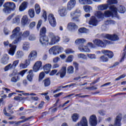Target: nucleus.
<instances>
[{"label": "nucleus", "mask_w": 126, "mask_h": 126, "mask_svg": "<svg viewBox=\"0 0 126 126\" xmlns=\"http://www.w3.org/2000/svg\"><path fill=\"white\" fill-rule=\"evenodd\" d=\"M12 35H10V38H16L14 41L12 42V45H16L18 42H20L21 41L22 37L21 36L18 37V35H20V36L22 35L24 39H26V38H28V37L29 36V35H30V32L29 31H25L23 34L22 32H20V28L19 27H17L15 28L12 31Z\"/></svg>", "instance_id": "nucleus-1"}, {"label": "nucleus", "mask_w": 126, "mask_h": 126, "mask_svg": "<svg viewBox=\"0 0 126 126\" xmlns=\"http://www.w3.org/2000/svg\"><path fill=\"white\" fill-rule=\"evenodd\" d=\"M47 33V29L43 27L40 29L39 32V43L43 46L49 44V37L46 35Z\"/></svg>", "instance_id": "nucleus-2"}, {"label": "nucleus", "mask_w": 126, "mask_h": 126, "mask_svg": "<svg viewBox=\"0 0 126 126\" xmlns=\"http://www.w3.org/2000/svg\"><path fill=\"white\" fill-rule=\"evenodd\" d=\"M3 7V12L6 14L11 13L12 11H14L16 8V5L13 2H6L4 3Z\"/></svg>", "instance_id": "nucleus-3"}, {"label": "nucleus", "mask_w": 126, "mask_h": 126, "mask_svg": "<svg viewBox=\"0 0 126 126\" xmlns=\"http://www.w3.org/2000/svg\"><path fill=\"white\" fill-rule=\"evenodd\" d=\"M86 42V40L84 38H80L76 39L75 41L76 45H78L79 49L81 52H89V49L87 46H84V43ZM84 47V48H83Z\"/></svg>", "instance_id": "nucleus-4"}, {"label": "nucleus", "mask_w": 126, "mask_h": 126, "mask_svg": "<svg viewBox=\"0 0 126 126\" xmlns=\"http://www.w3.org/2000/svg\"><path fill=\"white\" fill-rule=\"evenodd\" d=\"M48 36L49 37H51V41H49V38H48V43L47 45H43V47H47V46L52 45H55V44H57V43H59L60 42V38L58 36H55L54 35V33L53 32H49Z\"/></svg>", "instance_id": "nucleus-5"}, {"label": "nucleus", "mask_w": 126, "mask_h": 126, "mask_svg": "<svg viewBox=\"0 0 126 126\" xmlns=\"http://www.w3.org/2000/svg\"><path fill=\"white\" fill-rule=\"evenodd\" d=\"M93 42L94 45L97 46V47H101V48H105L107 45H109L111 42L106 39H103V41L99 39H95L93 40Z\"/></svg>", "instance_id": "nucleus-6"}, {"label": "nucleus", "mask_w": 126, "mask_h": 126, "mask_svg": "<svg viewBox=\"0 0 126 126\" xmlns=\"http://www.w3.org/2000/svg\"><path fill=\"white\" fill-rule=\"evenodd\" d=\"M49 51H51L53 55H56L61 53H63V48L60 46H54L50 48Z\"/></svg>", "instance_id": "nucleus-7"}, {"label": "nucleus", "mask_w": 126, "mask_h": 126, "mask_svg": "<svg viewBox=\"0 0 126 126\" xmlns=\"http://www.w3.org/2000/svg\"><path fill=\"white\" fill-rule=\"evenodd\" d=\"M48 20L49 24L52 27H56L57 26V21L53 14H49L48 16Z\"/></svg>", "instance_id": "nucleus-8"}, {"label": "nucleus", "mask_w": 126, "mask_h": 126, "mask_svg": "<svg viewBox=\"0 0 126 126\" xmlns=\"http://www.w3.org/2000/svg\"><path fill=\"white\" fill-rule=\"evenodd\" d=\"M19 63V60H16L13 62V63H9L7 65L5 66L4 68V71H8L9 69H12L15 68L17 66V64Z\"/></svg>", "instance_id": "nucleus-9"}, {"label": "nucleus", "mask_w": 126, "mask_h": 126, "mask_svg": "<svg viewBox=\"0 0 126 126\" xmlns=\"http://www.w3.org/2000/svg\"><path fill=\"white\" fill-rule=\"evenodd\" d=\"M9 77H12L11 79V82H14V83H16L20 78H19V73L15 71H13L11 74H10Z\"/></svg>", "instance_id": "nucleus-10"}, {"label": "nucleus", "mask_w": 126, "mask_h": 126, "mask_svg": "<svg viewBox=\"0 0 126 126\" xmlns=\"http://www.w3.org/2000/svg\"><path fill=\"white\" fill-rule=\"evenodd\" d=\"M104 38L105 39H108V40H110V41H118L119 40L120 38L119 37V36L116 34H106L104 35Z\"/></svg>", "instance_id": "nucleus-11"}, {"label": "nucleus", "mask_w": 126, "mask_h": 126, "mask_svg": "<svg viewBox=\"0 0 126 126\" xmlns=\"http://www.w3.org/2000/svg\"><path fill=\"white\" fill-rule=\"evenodd\" d=\"M67 28L69 31L74 32V31H76L78 29V26L73 22H70L68 23Z\"/></svg>", "instance_id": "nucleus-12"}, {"label": "nucleus", "mask_w": 126, "mask_h": 126, "mask_svg": "<svg viewBox=\"0 0 126 126\" xmlns=\"http://www.w3.org/2000/svg\"><path fill=\"white\" fill-rule=\"evenodd\" d=\"M66 75V67L63 66L61 69L56 74L57 76H60L61 78H63Z\"/></svg>", "instance_id": "nucleus-13"}, {"label": "nucleus", "mask_w": 126, "mask_h": 126, "mask_svg": "<svg viewBox=\"0 0 126 126\" xmlns=\"http://www.w3.org/2000/svg\"><path fill=\"white\" fill-rule=\"evenodd\" d=\"M99 23V21L97 20V18L95 16H92L89 21V25H92V26H96L98 25V23Z\"/></svg>", "instance_id": "nucleus-14"}, {"label": "nucleus", "mask_w": 126, "mask_h": 126, "mask_svg": "<svg viewBox=\"0 0 126 126\" xmlns=\"http://www.w3.org/2000/svg\"><path fill=\"white\" fill-rule=\"evenodd\" d=\"M89 123L92 126H97V117L96 115H93L90 116L89 119Z\"/></svg>", "instance_id": "nucleus-15"}, {"label": "nucleus", "mask_w": 126, "mask_h": 126, "mask_svg": "<svg viewBox=\"0 0 126 126\" xmlns=\"http://www.w3.org/2000/svg\"><path fill=\"white\" fill-rule=\"evenodd\" d=\"M28 58V60H29L30 62V61H35L37 59V51L35 50L31 51Z\"/></svg>", "instance_id": "nucleus-16"}, {"label": "nucleus", "mask_w": 126, "mask_h": 126, "mask_svg": "<svg viewBox=\"0 0 126 126\" xmlns=\"http://www.w3.org/2000/svg\"><path fill=\"white\" fill-rule=\"evenodd\" d=\"M101 52L103 55L108 57V59H112L114 57V53L108 50H102Z\"/></svg>", "instance_id": "nucleus-17"}, {"label": "nucleus", "mask_w": 126, "mask_h": 126, "mask_svg": "<svg viewBox=\"0 0 126 126\" xmlns=\"http://www.w3.org/2000/svg\"><path fill=\"white\" fill-rule=\"evenodd\" d=\"M9 47H10V49L8 51V54L10 56H14L15 54V51H16V48L17 46L16 45H13L11 44L9 45Z\"/></svg>", "instance_id": "nucleus-18"}, {"label": "nucleus", "mask_w": 126, "mask_h": 126, "mask_svg": "<svg viewBox=\"0 0 126 126\" xmlns=\"http://www.w3.org/2000/svg\"><path fill=\"white\" fill-rule=\"evenodd\" d=\"M122 119L123 117H122L121 116H117L115 120L114 126L111 125L110 126H121L122 124H121V122H122Z\"/></svg>", "instance_id": "nucleus-19"}, {"label": "nucleus", "mask_w": 126, "mask_h": 126, "mask_svg": "<svg viewBox=\"0 0 126 126\" xmlns=\"http://www.w3.org/2000/svg\"><path fill=\"white\" fill-rule=\"evenodd\" d=\"M108 7L110 11L114 14L115 17L119 18V15H118V8L116 7V6L114 5H110Z\"/></svg>", "instance_id": "nucleus-20"}, {"label": "nucleus", "mask_w": 126, "mask_h": 126, "mask_svg": "<svg viewBox=\"0 0 126 126\" xmlns=\"http://www.w3.org/2000/svg\"><path fill=\"white\" fill-rule=\"evenodd\" d=\"M44 71L45 74H49L51 72V69L52 68V64L47 63L44 65L43 67Z\"/></svg>", "instance_id": "nucleus-21"}, {"label": "nucleus", "mask_w": 126, "mask_h": 126, "mask_svg": "<svg viewBox=\"0 0 126 126\" xmlns=\"http://www.w3.org/2000/svg\"><path fill=\"white\" fill-rule=\"evenodd\" d=\"M78 126H88V122L86 117H83L80 122L77 123Z\"/></svg>", "instance_id": "nucleus-22"}, {"label": "nucleus", "mask_w": 126, "mask_h": 126, "mask_svg": "<svg viewBox=\"0 0 126 126\" xmlns=\"http://www.w3.org/2000/svg\"><path fill=\"white\" fill-rule=\"evenodd\" d=\"M67 9L65 7H62V8L58 10V13L59 14V15L60 16H65L66 15V14L67 13Z\"/></svg>", "instance_id": "nucleus-23"}, {"label": "nucleus", "mask_w": 126, "mask_h": 126, "mask_svg": "<svg viewBox=\"0 0 126 126\" xmlns=\"http://www.w3.org/2000/svg\"><path fill=\"white\" fill-rule=\"evenodd\" d=\"M33 70L32 69H31L28 72V74L27 76V79L30 82H32L33 81V78H34V73H33Z\"/></svg>", "instance_id": "nucleus-24"}, {"label": "nucleus", "mask_w": 126, "mask_h": 126, "mask_svg": "<svg viewBox=\"0 0 126 126\" xmlns=\"http://www.w3.org/2000/svg\"><path fill=\"white\" fill-rule=\"evenodd\" d=\"M29 23L30 22L28 17L27 15L23 16L21 20L22 25H23V26H26V25H28Z\"/></svg>", "instance_id": "nucleus-25"}, {"label": "nucleus", "mask_w": 126, "mask_h": 126, "mask_svg": "<svg viewBox=\"0 0 126 126\" xmlns=\"http://www.w3.org/2000/svg\"><path fill=\"white\" fill-rule=\"evenodd\" d=\"M76 4V0H70V1L67 3V9H68V10H71V9L74 7Z\"/></svg>", "instance_id": "nucleus-26"}, {"label": "nucleus", "mask_w": 126, "mask_h": 126, "mask_svg": "<svg viewBox=\"0 0 126 126\" xmlns=\"http://www.w3.org/2000/svg\"><path fill=\"white\" fill-rule=\"evenodd\" d=\"M41 66H42V62L37 61L33 65V69L35 72H36V71H38L39 69H40Z\"/></svg>", "instance_id": "nucleus-27"}, {"label": "nucleus", "mask_w": 126, "mask_h": 126, "mask_svg": "<svg viewBox=\"0 0 126 126\" xmlns=\"http://www.w3.org/2000/svg\"><path fill=\"white\" fill-rule=\"evenodd\" d=\"M42 84L44 85V87H49L51 85V78L47 77L42 81Z\"/></svg>", "instance_id": "nucleus-28"}, {"label": "nucleus", "mask_w": 126, "mask_h": 126, "mask_svg": "<svg viewBox=\"0 0 126 126\" xmlns=\"http://www.w3.org/2000/svg\"><path fill=\"white\" fill-rule=\"evenodd\" d=\"M94 16L97 18V19H104V15L100 11H96L94 13Z\"/></svg>", "instance_id": "nucleus-29"}, {"label": "nucleus", "mask_w": 126, "mask_h": 126, "mask_svg": "<svg viewBox=\"0 0 126 126\" xmlns=\"http://www.w3.org/2000/svg\"><path fill=\"white\" fill-rule=\"evenodd\" d=\"M104 15L105 17H115V15L114 14V13L110 10H106L104 11Z\"/></svg>", "instance_id": "nucleus-30"}, {"label": "nucleus", "mask_w": 126, "mask_h": 126, "mask_svg": "<svg viewBox=\"0 0 126 126\" xmlns=\"http://www.w3.org/2000/svg\"><path fill=\"white\" fill-rule=\"evenodd\" d=\"M26 8H27V2L24 1L20 5L19 10H20V11H23V10H25V9H26Z\"/></svg>", "instance_id": "nucleus-31"}, {"label": "nucleus", "mask_w": 126, "mask_h": 126, "mask_svg": "<svg viewBox=\"0 0 126 126\" xmlns=\"http://www.w3.org/2000/svg\"><path fill=\"white\" fill-rule=\"evenodd\" d=\"M81 14V11L80 10L76 9L74 12H72L70 13L71 16L79 17Z\"/></svg>", "instance_id": "nucleus-32"}, {"label": "nucleus", "mask_w": 126, "mask_h": 126, "mask_svg": "<svg viewBox=\"0 0 126 126\" xmlns=\"http://www.w3.org/2000/svg\"><path fill=\"white\" fill-rule=\"evenodd\" d=\"M108 7L109 4H101L98 6V8L99 10H106V9H108Z\"/></svg>", "instance_id": "nucleus-33"}, {"label": "nucleus", "mask_w": 126, "mask_h": 126, "mask_svg": "<svg viewBox=\"0 0 126 126\" xmlns=\"http://www.w3.org/2000/svg\"><path fill=\"white\" fill-rule=\"evenodd\" d=\"M29 64H30V62L29 60H28V59H27L25 61V63H22L20 64V67H21V68H26V67H27V66H28Z\"/></svg>", "instance_id": "nucleus-34"}, {"label": "nucleus", "mask_w": 126, "mask_h": 126, "mask_svg": "<svg viewBox=\"0 0 126 126\" xmlns=\"http://www.w3.org/2000/svg\"><path fill=\"white\" fill-rule=\"evenodd\" d=\"M74 72V68L72 66H68L67 68V73L68 74H72Z\"/></svg>", "instance_id": "nucleus-35"}, {"label": "nucleus", "mask_w": 126, "mask_h": 126, "mask_svg": "<svg viewBox=\"0 0 126 126\" xmlns=\"http://www.w3.org/2000/svg\"><path fill=\"white\" fill-rule=\"evenodd\" d=\"M24 56V53L22 51H18L16 53V57L17 59H21Z\"/></svg>", "instance_id": "nucleus-36"}, {"label": "nucleus", "mask_w": 126, "mask_h": 126, "mask_svg": "<svg viewBox=\"0 0 126 126\" xmlns=\"http://www.w3.org/2000/svg\"><path fill=\"white\" fill-rule=\"evenodd\" d=\"M35 11L36 14H40V12H41V7L38 3H36L35 5Z\"/></svg>", "instance_id": "nucleus-37"}, {"label": "nucleus", "mask_w": 126, "mask_h": 126, "mask_svg": "<svg viewBox=\"0 0 126 126\" xmlns=\"http://www.w3.org/2000/svg\"><path fill=\"white\" fill-rule=\"evenodd\" d=\"M29 15L31 18H34L35 16V11L34 9H30L29 10Z\"/></svg>", "instance_id": "nucleus-38"}, {"label": "nucleus", "mask_w": 126, "mask_h": 126, "mask_svg": "<svg viewBox=\"0 0 126 126\" xmlns=\"http://www.w3.org/2000/svg\"><path fill=\"white\" fill-rule=\"evenodd\" d=\"M100 60L102 63H107L109 62V58L106 55H103L100 57Z\"/></svg>", "instance_id": "nucleus-39"}, {"label": "nucleus", "mask_w": 126, "mask_h": 126, "mask_svg": "<svg viewBox=\"0 0 126 126\" xmlns=\"http://www.w3.org/2000/svg\"><path fill=\"white\" fill-rule=\"evenodd\" d=\"M30 46V44L29 43V42H24L23 46V50H25V51H28V50L29 49Z\"/></svg>", "instance_id": "nucleus-40"}, {"label": "nucleus", "mask_w": 126, "mask_h": 126, "mask_svg": "<svg viewBox=\"0 0 126 126\" xmlns=\"http://www.w3.org/2000/svg\"><path fill=\"white\" fill-rule=\"evenodd\" d=\"M45 72H41L39 73V77H38V81L40 82V81H42L43 79H44V78L45 77V76L46 75L45 74Z\"/></svg>", "instance_id": "nucleus-41"}, {"label": "nucleus", "mask_w": 126, "mask_h": 126, "mask_svg": "<svg viewBox=\"0 0 126 126\" xmlns=\"http://www.w3.org/2000/svg\"><path fill=\"white\" fill-rule=\"evenodd\" d=\"M9 58L7 57H3L1 60V63L3 64H7L8 63Z\"/></svg>", "instance_id": "nucleus-42"}, {"label": "nucleus", "mask_w": 126, "mask_h": 126, "mask_svg": "<svg viewBox=\"0 0 126 126\" xmlns=\"http://www.w3.org/2000/svg\"><path fill=\"white\" fill-rule=\"evenodd\" d=\"M79 2L81 4H90L91 3L90 0H79Z\"/></svg>", "instance_id": "nucleus-43"}, {"label": "nucleus", "mask_w": 126, "mask_h": 126, "mask_svg": "<svg viewBox=\"0 0 126 126\" xmlns=\"http://www.w3.org/2000/svg\"><path fill=\"white\" fill-rule=\"evenodd\" d=\"M78 32H79V33L82 34L84 33H87V32H88V30H87L86 28L83 27L79 29Z\"/></svg>", "instance_id": "nucleus-44"}, {"label": "nucleus", "mask_w": 126, "mask_h": 126, "mask_svg": "<svg viewBox=\"0 0 126 126\" xmlns=\"http://www.w3.org/2000/svg\"><path fill=\"white\" fill-rule=\"evenodd\" d=\"M73 65L75 68V72H77L79 70V64L77 62H75L73 63Z\"/></svg>", "instance_id": "nucleus-45"}, {"label": "nucleus", "mask_w": 126, "mask_h": 126, "mask_svg": "<svg viewBox=\"0 0 126 126\" xmlns=\"http://www.w3.org/2000/svg\"><path fill=\"white\" fill-rule=\"evenodd\" d=\"M84 9L85 12H88L89 13L90 11H91V9H92V7L89 5H85L84 6Z\"/></svg>", "instance_id": "nucleus-46"}, {"label": "nucleus", "mask_w": 126, "mask_h": 126, "mask_svg": "<svg viewBox=\"0 0 126 126\" xmlns=\"http://www.w3.org/2000/svg\"><path fill=\"white\" fill-rule=\"evenodd\" d=\"M27 99V97H22L18 96H15L14 97V99H15L16 101H24Z\"/></svg>", "instance_id": "nucleus-47"}, {"label": "nucleus", "mask_w": 126, "mask_h": 126, "mask_svg": "<svg viewBox=\"0 0 126 126\" xmlns=\"http://www.w3.org/2000/svg\"><path fill=\"white\" fill-rule=\"evenodd\" d=\"M107 2L108 3L107 4L109 5H111L112 4H117L118 3V0H108L107 1Z\"/></svg>", "instance_id": "nucleus-48"}, {"label": "nucleus", "mask_w": 126, "mask_h": 126, "mask_svg": "<svg viewBox=\"0 0 126 126\" xmlns=\"http://www.w3.org/2000/svg\"><path fill=\"white\" fill-rule=\"evenodd\" d=\"M78 118H79V116H78V114H77V113L73 114L72 116V120L75 122H77V120H78Z\"/></svg>", "instance_id": "nucleus-49"}, {"label": "nucleus", "mask_w": 126, "mask_h": 126, "mask_svg": "<svg viewBox=\"0 0 126 126\" xmlns=\"http://www.w3.org/2000/svg\"><path fill=\"white\" fill-rule=\"evenodd\" d=\"M116 21L113 20H107L105 21L106 25H111V24H115Z\"/></svg>", "instance_id": "nucleus-50"}, {"label": "nucleus", "mask_w": 126, "mask_h": 126, "mask_svg": "<svg viewBox=\"0 0 126 126\" xmlns=\"http://www.w3.org/2000/svg\"><path fill=\"white\" fill-rule=\"evenodd\" d=\"M73 61V55H69L66 60V63H71Z\"/></svg>", "instance_id": "nucleus-51"}, {"label": "nucleus", "mask_w": 126, "mask_h": 126, "mask_svg": "<svg viewBox=\"0 0 126 126\" xmlns=\"http://www.w3.org/2000/svg\"><path fill=\"white\" fill-rule=\"evenodd\" d=\"M64 52L67 55H69V54H73L75 51L73 50L72 49L68 48L65 50Z\"/></svg>", "instance_id": "nucleus-52"}, {"label": "nucleus", "mask_w": 126, "mask_h": 126, "mask_svg": "<svg viewBox=\"0 0 126 126\" xmlns=\"http://www.w3.org/2000/svg\"><path fill=\"white\" fill-rule=\"evenodd\" d=\"M12 23L14 24L15 23H19L20 22V18L18 17H16L12 20Z\"/></svg>", "instance_id": "nucleus-53"}, {"label": "nucleus", "mask_w": 126, "mask_h": 126, "mask_svg": "<svg viewBox=\"0 0 126 126\" xmlns=\"http://www.w3.org/2000/svg\"><path fill=\"white\" fill-rule=\"evenodd\" d=\"M58 72L57 69H53L50 72H49V75L50 76H54L55 74H56Z\"/></svg>", "instance_id": "nucleus-54"}, {"label": "nucleus", "mask_w": 126, "mask_h": 126, "mask_svg": "<svg viewBox=\"0 0 126 126\" xmlns=\"http://www.w3.org/2000/svg\"><path fill=\"white\" fill-rule=\"evenodd\" d=\"M119 10L120 13H125V12H126V8L123 6H120Z\"/></svg>", "instance_id": "nucleus-55"}, {"label": "nucleus", "mask_w": 126, "mask_h": 126, "mask_svg": "<svg viewBox=\"0 0 126 126\" xmlns=\"http://www.w3.org/2000/svg\"><path fill=\"white\" fill-rule=\"evenodd\" d=\"M36 26V22H32L29 25L30 29H33Z\"/></svg>", "instance_id": "nucleus-56"}, {"label": "nucleus", "mask_w": 126, "mask_h": 126, "mask_svg": "<svg viewBox=\"0 0 126 126\" xmlns=\"http://www.w3.org/2000/svg\"><path fill=\"white\" fill-rule=\"evenodd\" d=\"M41 25H42V20H39L36 26L37 30H39L40 28L41 27Z\"/></svg>", "instance_id": "nucleus-57"}, {"label": "nucleus", "mask_w": 126, "mask_h": 126, "mask_svg": "<svg viewBox=\"0 0 126 126\" xmlns=\"http://www.w3.org/2000/svg\"><path fill=\"white\" fill-rule=\"evenodd\" d=\"M43 12L42 17H43L44 21H47V12L43 10Z\"/></svg>", "instance_id": "nucleus-58"}, {"label": "nucleus", "mask_w": 126, "mask_h": 126, "mask_svg": "<svg viewBox=\"0 0 126 126\" xmlns=\"http://www.w3.org/2000/svg\"><path fill=\"white\" fill-rule=\"evenodd\" d=\"M27 71H28V69L23 70L21 72H20L19 74L22 75V76H23V75H24V74H25V73L27 72Z\"/></svg>", "instance_id": "nucleus-59"}, {"label": "nucleus", "mask_w": 126, "mask_h": 126, "mask_svg": "<svg viewBox=\"0 0 126 126\" xmlns=\"http://www.w3.org/2000/svg\"><path fill=\"white\" fill-rule=\"evenodd\" d=\"M79 17H78V16L73 17L72 18V21H74V22H79V19H78Z\"/></svg>", "instance_id": "nucleus-60"}, {"label": "nucleus", "mask_w": 126, "mask_h": 126, "mask_svg": "<svg viewBox=\"0 0 126 126\" xmlns=\"http://www.w3.org/2000/svg\"><path fill=\"white\" fill-rule=\"evenodd\" d=\"M3 112L4 115H5V116H6L7 117H10V114H9V113H7L6 112V109L4 108Z\"/></svg>", "instance_id": "nucleus-61"}, {"label": "nucleus", "mask_w": 126, "mask_h": 126, "mask_svg": "<svg viewBox=\"0 0 126 126\" xmlns=\"http://www.w3.org/2000/svg\"><path fill=\"white\" fill-rule=\"evenodd\" d=\"M13 16H14V13H13L8 16V17L6 18L7 21H9L10 20H11Z\"/></svg>", "instance_id": "nucleus-62"}, {"label": "nucleus", "mask_w": 126, "mask_h": 126, "mask_svg": "<svg viewBox=\"0 0 126 126\" xmlns=\"http://www.w3.org/2000/svg\"><path fill=\"white\" fill-rule=\"evenodd\" d=\"M98 113L100 116H105V111L103 110H98Z\"/></svg>", "instance_id": "nucleus-63"}, {"label": "nucleus", "mask_w": 126, "mask_h": 126, "mask_svg": "<svg viewBox=\"0 0 126 126\" xmlns=\"http://www.w3.org/2000/svg\"><path fill=\"white\" fill-rule=\"evenodd\" d=\"M3 32L5 35H8V34H9V31H8V30L5 28H4Z\"/></svg>", "instance_id": "nucleus-64"}]
</instances>
